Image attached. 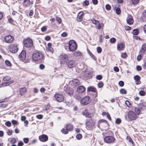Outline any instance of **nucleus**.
<instances>
[{
  "label": "nucleus",
  "instance_id": "obj_13",
  "mask_svg": "<svg viewBox=\"0 0 146 146\" xmlns=\"http://www.w3.org/2000/svg\"><path fill=\"white\" fill-rule=\"evenodd\" d=\"M39 139L40 141L43 142H44L48 140V137L47 135L44 134H42L39 136Z\"/></svg>",
  "mask_w": 146,
  "mask_h": 146
},
{
  "label": "nucleus",
  "instance_id": "obj_57",
  "mask_svg": "<svg viewBox=\"0 0 146 146\" xmlns=\"http://www.w3.org/2000/svg\"><path fill=\"white\" fill-rule=\"evenodd\" d=\"M140 0H132V3L133 4H137L139 3V1Z\"/></svg>",
  "mask_w": 146,
  "mask_h": 146
},
{
  "label": "nucleus",
  "instance_id": "obj_27",
  "mask_svg": "<svg viewBox=\"0 0 146 146\" xmlns=\"http://www.w3.org/2000/svg\"><path fill=\"white\" fill-rule=\"evenodd\" d=\"M134 78L137 84H139L141 83V82L140 81V77L139 76L137 75L135 76H134Z\"/></svg>",
  "mask_w": 146,
  "mask_h": 146
},
{
  "label": "nucleus",
  "instance_id": "obj_59",
  "mask_svg": "<svg viewBox=\"0 0 146 146\" xmlns=\"http://www.w3.org/2000/svg\"><path fill=\"white\" fill-rule=\"evenodd\" d=\"M125 104L128 107H130V106H131V103L129 101H126L125 102Z\"/></svg>",
  "mask_w": 146,
  "mask_h": 146
},
{
  "label": "nucleus",
  "instance_id": "obj_6",
  "mask_svg": "<svg viewBox=\"0 0 146 146\" xmlns=\"http://www.w3.org/2000/svg\"><path fill=\"white\" fill-rule=\"evenodd\" d=\"M115 140V139L112 136H108L104 138V141L108 143H113Z\"/></svg>",
  "mask_w": 146,
  "mask_h": 146
},
{
  "label": "nucleus",
  "instance_id": "obj_16",
  "mask_svg": "<svg viewBox=\"0 0 146 146\" xmlns=\"http://www.w3.org/2000/svg\"><path fill=\"white\" fill-rule=\"evenodd\" d=\"M26 57V53L25 50H22L19 55V58L20 60H24Z\"/></svg>",
  "mask_w": 146,
  "mask_h": 146
},
{
  "label": "nucleus",
  "instance_id": "obj_17",
  "mask_svg": "<svg viewBox=\"0 0 146 146\" xmlns=\"http://www.w3.org/2000/svg\"><path fill=\"white\" fill-rule=\"evenodd\" d=\"M84 74V77L87 78H90L92 76V73L88 70H86Z\"/></svg>",
  "mask_w": 146,
  "mask_h": 146
},
{
  "label": "nucleus",
  "instance_id": "obj_34",
  "mask_svg": "<svg viewBox=\"0 0 146 146\" xmlns=\"http://www.w3.org/2000/svg\"><path fill=\"white\" fill-rule=\"evenodd\" d=\"M17 142V140L15 138H13L10 140V143L12 144H15Z\"/></svg>",
  "mask_w": 146,
  "mask_h": 146
},
{
  "label": "nucleus",
  "instance_id": "obj_3",
  "mask_svg": "<svg viewBox=\"0 0 146 146\" xmlns=\"http://www.w3.org/2000/svg\"><path fill=\"white\" fill-rule=\"evenodd\" d=\"M86 125L87 130H92L95 127V122L93 119H89L86 122Z\"/></svg>",
  "mask_w": 146,
  "mask_h": 146
},
{
  "label": "nucleus",
  "instance_id": "obj_15",
  "mask_svg": "<svg viewBox=\"0 0 146 146\" xmlns=\"http://www.w3.org/2000/svg\"><path fill=\"white\" fill-rule=\"evenodd\" d=\"M73 129V125L70 124L67 125L66 126V131L64 130V134L68 133V131H71Z\"/></svg>",
  "mask_w": 146,
  "mask_h": 146
},
{
  "label": "nucleus",
  "instance_id": "obj_54",
  "mask_svg": "<svg viewBox=\"0 0 146 146\" xmlns=\"http://www.w3.org/2000/svg\"><path fill=\"white\" fill-rule=\"evenodd\" d=\"M103 83L102 82H99L98 84V87L99 88H102V87H103Z\"/></svg>",
  "mask_w": 146,
  "mask_h": 146
},
{
  "label": "nucleus",
  "instance_id": "obj_50",
  "mask_svg": "<svg viewBox=\"0 0 146 146\" xmlns=\"http://www.w3.org/2000/svg\"><path fill=\"white\" fill-rule=\"evenodd\" d=\"M47 28L46 26H44L41 28V31L42 32H44L47 30Z\"/></svg>",
  "mask_w": 146,
  "mask_h": 146
},
{
  "label": "nucleus",
  "instance_id": "obj_20",
  "mask_svg": "<svg viewBox=\"0 0 146 146\" xmlns=\"http://www.w3.org/2000/svg\"><path fill=\"white\" fill-rule=\"evenodd\" d=\"M65 92L66 93L70 96H71L72 95L73 93V89L72 88L69 87L66 88Z\"/></svg>",
  "mask_w": 146,
  "mask_h": 146
},
{
  "label": "nucleus",
  "instance_id": "obj_39",
  "mask_svg": "<svg viewBox=\"0 0 146 146\" xmlns=\"http://www.w3.org/2000/svg\"><path fill=\"white\" fill-rule=\"evenodd\" d=\"M89 4V1L87 0H86L84 1L83 3V6L88 5Z\"/></svg>",
  "mask_w": 146,
  "mask_h": 146
},
{
  "label": "nucleus",
  "instance_id": "obj_22",
  "mask_svg": "<svg viewBox=\"0 0 146 146\" xmlns=\"http://www.w3.org/2000/svg\"><path fill=\"white\" fill-rule=\"evenodd\" d=\"M86 88L83 86H79L77 89V91L78 93H83L85 90Z\"/></svg>",
  "mask_w": 146,
  "mask_h": 146
},
{
  "label": "nucleus",
  "instance_id": "obj_7",
  "mask_svg": "<svg viewBox=\"0 0 146 146\" xmlns=\"http://www.w3.org/2000/svg\"><path fill=\"white\" fill-rule=\"evenodd\" d=\"M128 117L129 121L135 120L136 118L135 114L132 111H130L128 112Z\"/></svg>",
  "mask_w": 146,
  "mask_h": 146
},
{
  "label": "nucleus",
  "instance_id": "obj_10",
  "mask_svg": "<svg viewBox=\"0 0 146 146\" xmlns=\"http://www.w3.org/2000/svg\"><path fill=\"white\" fill-rule=\"evenodd\" d=\"M33 4V2L30 0H24L23 2V6L25 8L31 7Z\"/></svg>",
  "mask_w": 146,
  "mask_h": 146
},
{
  "label": "nucleus",
  "instance_id": "obj_25",
  "mask_svg": "<svg viewBox=\"0 0 146 146\" xmlns=\"http://www.w3.org/2000/svg\"><path fill=\"white\" fill-rule=\"evenodd\" d=\"M58 62H60L61 64H64V55L63 54L60 55L58 57Z\"/></svg>",
  "mask_w": 146,
  "mask_h": 146
},
{
  "label": "nucleus",
  "instance_id": "obj_31",
  "mask_svg": "<svg viewBox=\"0 0 146 146\" xmlns=\"http://www.w3.org/2000/svg\"><path fill=\"white\" fill-rule=\"evenodd\" d=\"M135 111L137 114L139 115L141 112V109L140 108L135 107Z\"/></svg>",
  "mask_w": 146,
  "mask_h": 146
},
{
  "label": "nucleus",
  "instance_id": "obj_42",
  "mask_svg": "<svg viewBox=\"0 0 146 146\" xmlns=\"http://www.w3.org/2000/svg\"><path fill=\"white\" fill-rule=\"evenodd\" d=\"M97 25V28L98 29H102L103 25L102 24H100L99 23V22H98V24L97 25Z\"/></svg>",
  "mask_w": 146,
  "mask_h": 146
},
{
  "label": "nucleus",
  "instance_id": "obj_60",
  "mask_svg": "<svg viewBox=\"0 0 146 146\" xmlns=\"http://www.w3.org/2000/svg\"><path fill=\"white\" fill-rule=\"evenodd\" d=\"M23 141L25 143H27L29 142V139L28 138H25L23 139Z\"/></svg>",
  "mask_w": 146,
  "mask_h": 146
},
{
  "label": "nucleus",
  "instance_id": "obj_52",
  "mask_svg": "<svg viewBox=\"0 0 146 146\" xmlns=\"http://www.w3.org/2000/svg\"><path fill=\"white\" fill-rule=\"evenodd\" d=\"M116 41V40L115 38H112L110 39V42L112 43H115Z\"/></svg>",
  "mask_w": 146,
  "mask_h": 146
},
{
  "label": "nucleus",
  "instance_id": "obj_29",
  "mask_svg": "<svg viewBox=\"0 0 146 146\" xmlns=\"http://www.w3.org/2000/svg\"><path fill=\"white\" fill-rule=\"evenodd\" d=\"M138 106L141 109H146V103L143 102L140 103Z\"/></svg>",
  "mask_w": 146,
  "mask_h": 146
},
{
  "label": "nucleus",
  "instance_id": "obj_38",
  "mask_svg": "<svg viewBox=\"0 0 146 146\" xmlns=\"http://www.w3.org/2000/svg\"><path fill=\"white\" fill-rule=\"evenodd\" d=\"M115 11L117 14L119 15L121 13V10L120 8L117 7L115 9Z\"/></svg>",
  "mask_w": 146,
  "mask_h": 146
},
{
  "label": "nucleus",
  "instance_id": "obj_43",
  "mask_svg": "<svg viewBox=\"0 0 146 146\" xmlns=\"http://www.w3.org/2000/svg\"><path fill=\"white\" fill-rule=\"evenodd\" d=\"M70 57V55L64 54V61L68 60Z\"/></svg>",
  "mask_w": 146,
  "mask_h": 146
},
{
  "label": "nucleus",
  "instance_id": "obj_51",
  "mask_svg": "<svg viewBox=\"0 0 146 146\" xmlns=\"http://www.w3.org/2000/svg\"><path fill=\"white\" fill-rule=\"evenodd\" d=\"M8 22L11 24H13L14 22V20L11 17H9L8 19Z\"/></svg>",
  "mask_w": 146,
  "mask_h": 146
},
{
  "label": "nucleus",
  "instance_id": "obj_26",
  "mask_svg": "<svg viewBox=\"0 0 146 146\" xmlns=\"http://www.w3.org/2000/svg\"><path fill=\"white\" fill-rule=\"evenodd\" d=\"M75 61L74 60H70L68 63V67L70 68H72L74 66V63Z\"/></svg>",
  "mask_w": 146,
  "mask_h": 146
},
{
  "label": "nucleus",
  "instance_id": "obj_61",
  "mask_svg": "<svg viewBox=\"0 0 146 146\" xmlns=\"http://www.w3.org/2000/svg\"><path fill=\"white\" fill-rule=\"evenodd\" d=\"M121 120L119 118L115 120V123L117 124H119L121 122Z\"/></svg>",
  "mask_w": 146,
  "mask_h": 146
},
{
  "label": "nucleus",
  "instance_id": "obj_11",
  "mask_svg": "<svg viewBox=\"0 0 146 146\" xmlns=\"http://www.w3.org/2000/svg\"><path fill=\"white\" fill-rule=\"evenodd\" d=\"M54 97L56 100L60 102L62 101L64 99L63 95L59 94H56Z\"/></svg>",
  "mask_w": 146,
  "mask_h": 146
},
{
  "label": "nucleus",
  "instance_id": "obj_4",
  "mask_svg": "<svg viewBox=\"0 0 146 146\" xmlns=\"http://www.w3.org/2000/svg\"><path fill=\"white\" fill-rule=\"evenodd\" d=\"M68 49L71 52L75 51L77 49V44L73 40H70L68 42Z\"/></svg>",
  "mask_w": 146,
  "mask_h": 146
},
{
  "label": "nucleus",
  "instance_id": "obj_47",
  "mask_svg": "<svg viewBox=\"0 0 146 146\" xmlns=\"http://www.w3.org/2000/svg\"><path fill=\"white\" fill-rule=\"evenodd\" d=\"M106 8L108 10H110L111 9V6L109 4H107L105 6Z\"/></svg>",
  "mask_w": 146,
  "mask_h": 146
},
{
  "label": "nucleus",
  "instance_id": "obj_45",
  "mask_svg": "<svg viewBox=\"0 0 146 146\" xmlns=\"http://www.w3.org/2000/svg\"><path fill=\"white\" fill-rule=\"evenodd\" d=\"M145 49H144L143 48H142V47L141 50L139 51V54L142 55L143 54H144L145 52Z\"/></svg>",
  "mask_w": 146,
  "mask_h": 146
},
{
  "label": "nucleus",
  "instance_id": "obj_49",
  "mask_svg": "<svg viewBox=\"0 0 146 146\" xmlns=\"http://www.w3.org/2000/svg\"><path fill=\"white\" fill-rule=\"evenodd\" d=\"M5 124V125L8 127H10L11 125V123L10 121H8L6 122Z\"/></svg>",
  "mask_w": 146,
  "mask_h": 146
},
{
  "label": "nucleus",
  "instance_id": "obj_32",
  "mask_svg": "<svg viewBox=\"0 0 146 146\" xmlns=\"http://www.w3.org/2000/svg\"><path fill=\"white\" fill-rule=\"evenodd\" d=\"M11 83L9 82H7L2 83L0 85L1 87H4L9 85Z\"/></svg>",
  "mask_w": 146,
  "mask_h": 146
},
{
  "label": "nucleus",
  "instance_id": "obj_36",
  "mask_svg": "<svg viewBox=\"0 0 146 146\" xmlns=\"http://www.w3.org/2000/svg\"><path fill=\"white\" fill-rule=\"evenodd\" d=\"M96 97H95V95H94V98L92 100V103L94 104H95L98 100V99L96 98Z\"/></svg>",
  "mask_w": 146,
  "mask_h": 146
},
{
  "label": "nucleus",
  "instance_id": "obj_58",
  "mask_svg": "<svg viewBox=\"0 0 146 146\" xmlns=\"http://www.w3.org/2000/svg\"><path fill=\"white\" fill-rule=\"evenodd\" d=\"M118 84L120 86L122 87L124 85V82L122 81H120L119 82Z\"/></svg>",
  "mask_w": 146,
  "mask_h": 146
},
{
  "label": "nucleus",
  "instance_id": "obj_33",
  "mask_svg": "<svg viewBox=\"0 0 146 146\" xmlns=\"http://www.w3.org/2000/svg\"><path fill=\"white\" fill-rule=\"evenodd\" d=\"M11 79V77L9 76H6L3 78V80L5 81H9Z\"/></svg>",
  "mask_w": 146,
  "mask_h": 146
},
{
  "label": "nucleus",
  "instance_id": "obj_8",
  "mask_svg": "<svg viewBox=\"0 0 146 146\" xmlns=\"http://www.w3.org/2000/svg\"><path fill=\"white\" fill-rule=\"evenodd\" d=\"M91 100L89 96H86L83 98L81 100V103L84 105L88 104L90 102Z\"/></svg>",
  "mask_w": 146,
  "mask_h": 146
},
{
  "label": "nucleus",
  "instance_id": "obj_41",
  "mask_svg": "<svg viewBox=\"0 0 146 146\" xmlns=\"http://www.w3.org/2000/svg\"><path fill=\"white\" fill-rule=\"evenodd\" d=\"M56 21L58 22V24H60L62 22V20L60 18L58 17H56Z\"/></svg>",
  "mask_w": 146,
  "mask_h": 146
},
{
  "label": "nucleus",
  "instance_id": "obj_18",
  "mask_svg": "<svg viewBox=\"0 0 146 146\" xmlns=\"http://www.w3.org/2000/svg\"><path fill=\"white\" fill-rule=\"evenodd\" d=\"M84 12L83 11L79 12L77 15V20L78 22L81 21Z\"/></svg>",
  "mask_w": 146,
  "mask_h": 146
},
{
  "label": "nucleus",
  "instance_id": "obj_40",
  "mask_svg": "<svg viewBox=\"0 0 146 146\" xmlns=\"http://www.w3.org/2000/svg\"><path fill=\"white\" fill-rule=\"evenodd\" d=\"M139 33V31L138 29H134L133 32V33L134 35H137Z\"/></svg>",
  "mask_w": 146,
  "mask_h": 146
},
{
  "label": "nucleus",
  "instance_id": "obj_37",
  "mask_svg": "<svg viewBox=\"0 0 146 146\" xmlns=\"http://www.w3.org/2000/svg\"><path fill=\"white\" fill-rule=\"evenodd\" d=\"M120 93L122 94H126L127 93V91L124 89H121L120 90Z\"/></svg>",
  "mask_w": 146,
  "mask_h": 146
},
{
  "label": "nucleus",
  "instance_id": "obj_19",
  "mask_svg": "<svg viewBox=\"0 0 146 146\" xmlns=\"http://www.w3.org/2000/svg\"><path fill=\"white\" fill-rule=\"evenodd\" d=\"M87 90L88 92H91L94 93V95H95V97H97V94L96 92V88L92 87H90L88 88Z\"/></svg>",
  "mask_w": 146,
  "mask_h": 146
},
{
  "label": "nucleus",
  "instance_id": "obj_2",
  "mask_svg": "<svg viewBox=\"0 0 146 146\" xmlns=\"http://www.w3.org/2000/svg\"><path fill=\"white\" fill-rule=\"evenodd\" d=\"M23 42L25 47L28 48V50L33 49L35 47L33 40L30 38L24 39Z\"/></svg>",
  "mask_w": 146,
  "mask_h": 146
},
{
  "label": "nucleus",
  "instance_id": "obj_14",
  "mask_svg": "<svg viewBox=\"0 0 146 146\" xmlns=\"http://www.w3.org/2000/svg\"><path fill=\"white\" fill-rule=\"evenodd\" d=\"M127 23L129 25H132L133 23V20L132 16L131 15H129L127 18Z\"/></svg>",
  "mask_w": 146,
  "mask_h": 146
},
{
  "label": "nucleus",
  "instance_id": "obj_62",
  "mask_svg": "<svg viewBox=\"0 0 146 146\" xmlns=\"http://www.w3.org/2000/svg\"><path fill=\"white\" fill-rule=\"evenodd\" d=\"M97 52L98 53H100L102 52V49L100 47H98L97 48Z\"/></svg>",
  "mask_w": 146,
  "mask_h": 146
},
{
  "label": "nucleus",
  "instance_id": "obj_28",
  "mask_svg": "<svg viewBox=\"0 0 146 146\" xmlns=\"http://www.w3.org/2000/svg\"><path fill=\"white\" fill-rule=\"evenodd\" d=\"M83 113L84 115L88 117L91 118L92 117V115L90 114L88 111L87 110H85L83 112Z\"/></svg>",
  "mask_w": 146,
  "mask_h": 146
},
{
  "label": "nucleus",
  "instance_id": "obj_55",
  "mask_svg": "<svg viewBox=\"0 0 146 146\" xmlns=\"http://www.w3.org/2000/svg\"><path fill=\"white\" fill-rule=\"evenodd\" d=\"M45 66L43 64H40L39 66V68L41 70H43L45 68Z\"/></svg>",
  "mask_w": 146,
  "mask_h": 146
},
{
  "label": "nucleus",
  "instance_id": "obj_23",
  "mask_svg": "<svg viewBox=\"0 0 146 146\" xmlns=\"http://www.w3.org/2000/svg\"><path fill=\"white\" fill-rule=\"evenodd\" d=\"M27 91V90L25 87H23L20 88L19 90L20 94L21 96L24 95Z\"/></svg>",
  "mask_w": 146,
  "mask_h": 146
},
{
  "label": "nucleus",
  "instance_id": "obj_30",
  "mask_svg": "<svg viewBox=\"0 0 146 146\" xmlns=\"http://www.w3.org/2000/svg\"><path fill=\"white\" fill-rule=\"evenodd\" d=\"M72 82L75 86H77L79 84L80 82L79 80L76 79H74L72 80Z\"/></svg>",
  "mask_w": 146,
  "mask_h": 146
},
{
  "label": "nucleus",
  "instance_id": "obj_12",
  "mask_svg": "<svg viewBox=\"0 0 146 146\" xmlns=\"http://www.w3.org/2000/svg\"><path fill=\"white\" fill-rule=\"evenodd\" d=\"M46 49L47 52H50L52 54L54 52V49L52 47V44L51 43H48L47 46L46 47Z\"/></svg>",
  "mask_w": 146,
  "mask_h": 146
},
{
  "label": "nucleus",
  "instance_id": "obj_56",
  "mask_svg": "<svg viewBox=\"0 0 146 146\" xmlns=\"http://www.w3.org/2000/svg\"><path fill=\"white\" fill-rule=\"evenodd\" d=\"M13 132V131L12 130H10V129H9L7 131V134L8 135H12V133Z\"/></svg>",
  "mask_w": 146,
  "mask_h": 146
},
{
  "label": "nucleus",
  "instance_id": "obj_9",
  "mask_svg": "<svg viewBox=\"0 0 146 146\" xmlns=\"http://www.w3.org/2000/svg\"><path fill=\"white\" fill-rule=\"evenodd\" d=\"M5 42L8 43H10L12 42L14 40V37L11 35H8L6 36L4 38Z\"/></svg>",
  "mask_w": 146,
  "mask_h": 146
},
{
  "label": "nucleus",
  "instance_id": "obj_1",
  "mask_svg": "<svg viewBox=\"0 0 146 146\" xmlns=\"http://www.w3.org/2000/svg\"><path fill=\"white\" fill-rule=\"evenodd\" d=\"M43 55L37 51H34L32 56V59L35 62H40L44 59Z\"/></svg>",
  "mask_w": 146,
  "mask_h": 146
},
{
  "label": "nucleus",
  "instance_id": "obj_64",
  "mask_svg": "<svg viewBox=\"0 0 146 146\" xmlns=\"http://www.w3.org/2000/svg\"><path fill=\"white\" fill-rule=\"evenodd\" d=\"M142 15L143 17L146 19V10L143 12Z\"/></svg>",
  "mask_w": 146,
  "mask_h": 146
},
{
  "label": "nucleus",
  "instance_id": "obj_53",
  "mask_svg": "<svg viewBox=\"0 0 146 146\" xmlns=\"http://www.w3.org/2000/svg\"><path fill=\"white\" fill-rule=\"evenodd\" d=\"M76 137L78 139H80L82 137V134H79L76 136Z\"/></svg>",
  "mask_w": 146,
  "mask_h": 146
},
{
  "label": "nucleus",
  "instance_id": "obj_44",
  "mask_svg": "<svg viewBox=\"0 0 146 146\" xmlns=\"http://www.w3.org/2000/svg\"><path fill=\"white\" fill-rule=\"evenodd\" d=\"M91 21L92 23L95 24L96 25H97L98 24V23L99 22L98 21H96L94 19H93L91 20Z\"/></svg>",
  "mask_w": 146,
  "mask_h": 146
},
{
  "label": "nucleus",
  "instance_id": "obj_5",
  "mask_svg": "<svg viewBox=\"0 0 146 146\" xmlns=\"http://www.w3.org/2000/svg\"><path fill=\"white\" fill-rule=\"evenodd\" d=\"M8 49L10 52L13 53L17 52L18 50L17 44L15 43L10 44L8 47Z\"/></svg>",
  "mask_w": 146,
  "mask_h": 146
},
{
  "label": "nucleus",
  "instance_id": "obj_46",
  "mask_svg": "<svg viewBox=\"0 0 146 146\" xmlns=\"http://www.w3.org/2000/svg\"><path fill=\"white\" fill-rule=\"evenodd\" d=\"M11 122L12 124L14 125H18L19 123L17 122V121L15 120H13L11 121Z\"/></svg>",
  "mask_w": 146,
  "mask_h": 146
},
{
  "label": "nucleus",
  "instance_id": "obj_35",
  "mask_svg": "<svg viewBox=\"0 0 146 146\" xmlns=\"http://www.w3.org/2000/svg\"><path fill=\"white\" fill-rule=\"evenodd\" d=\"M5 64L8 66H11L12 65V64L9 61L6 60L5 61Z\"/></svg>",
  "mask_w": 146,
  "mask_h": 146
},
{
  "label": "nucleus",
  "instance_id": "obj_21",
  "mask_svg": "<svg viewBox=\"0 0 146 146\" xmlns=\"http://www.w3.org/2000/svg\"><path fill=\"white\" fill-rule=\"evenodd\" d=\"M74 56L75 57H81L82 56V53L79 51L78 50L74 52L73 54Z\"/></svg>",
  "mask_w": 146,
  "mask_h": 146
},
{
  "label": "nucleus",
  "instance_id": "obj_48",
  "mask_svg": "<svg viewBox=\"0 0 146 146\" xmlns=\"http://www.w3.org/2000/svg\"><path fill=\"white\" fill-rule=\"evenodd\" d=\"M139 94L140 96H143L145 95V92L144 91L141 90L139 91Z\"/></svg>",
  "mask_w": 146,
  "mask_h": 146
},
{
  "label": "nucleus",
  "instance_id": "obj_24",
  "mask_svg": "<svg viewBox=\"0 0 146 146\" xmlns=\"http://www.w3.org/2000/svg\"><path fill=\"white\" fill-rule=\"evenodd\" d=\"M124 46V44L123 43L121 42L118 44L117 45V49L119 50H123Z\"/></svg>",
  "mask_w": 146,
  "mask_h": 146
},
{
  "label": "nucleus",
  "instance_id": "obj_63",
  "mask_svg": "<svg viewBox=\"0 0 146 146\" xmlns=\"http://www.w3.org/2000/svg\"><path fill=\"white\" fill-rule=\"evenodd\" d=\"M66 106L68 107H72V104L71 102H66Z\"/></svg>",
  "mask_w": 146,
  "mask_h": 146
}]
</instances>
